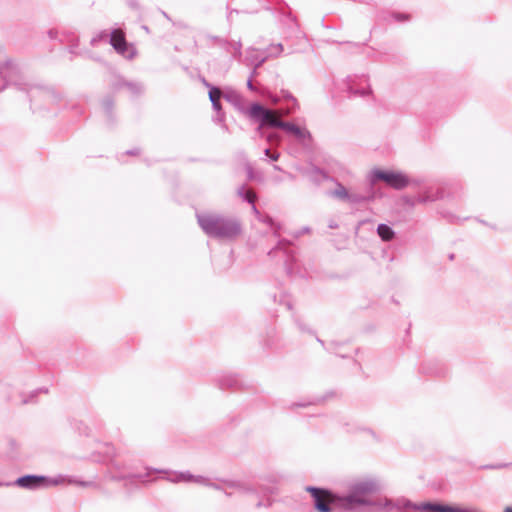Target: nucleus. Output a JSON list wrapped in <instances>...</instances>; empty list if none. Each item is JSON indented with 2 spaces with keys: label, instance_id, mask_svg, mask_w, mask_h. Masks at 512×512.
I'll list each match as a JSON object with an SVG mask.
<instances>
[{
  "label": "nucleus",
  "instance_id": "6",
  "mask_svg": "<svg viewBox=\"0 0 512 512\" xmlns=\"http://www.w3.org/2000/svg\"><path fill=\"white\" fill-rule=\"evenodd\" d=\"M110 43L119 54L127 58H131L135 54L133 46L127 43L125 34L121 29L112 32Z\"/></svg>",
  "mask_w": 512,
  "mask_h": 512
},
{
  "label": "nucleus",
  "instance_id": "5",
  "mask_svg": "<svg viewBox=\"0 0 512 512\" xmlns=\"http://www.w3.org/2000/svg\"><path fill=\"white\" fill-rule=\"evenodd\" d=\"M374 178L384 181L395 189H402L409 183L408 178L404 174L395 171L376 170L374 171Z\"/></svg>",
  "mask_w": 512,
  "mask_h": 512
},
{
  "label": "nucleus",
  "instance_id": "8",
  "mask_svg": "<svg viewBox=\"0 0 512 512\" xmlns=\"http://www.w3.org/2000/svg\"><path fill=\"white\" fill-rule=\"evenodd\" d=\"M281 128L293 134L302 144H311L313 142L311 133L305 128L288 122H283Z\"/></svg>",
  "mask_w": 512,
  "mask_h": 512
},
{
  "label": "nucleus",
  "instance_id": "7",
  "mask_svg": "<svg viewBox=\"0 0 512 512\" xmlns=\"http://www.w3.org/2000/svg\"><path fill=\"white\" fill-rule=\"evenodd\" d=\"M64 483V479L50 480L44 476L27 475L17 479L16 484L22 488H36L42 485H59Z\"/></svg>",
  "mask_w": 512,
  "mask_h": 512
},
{
  "label": "nucleus",
  "instance_id": "10",
  "mask_svg": "<svg viewBox=\"0 0 512 512\" xmlns=\"http://www.w3.org/2000/svg\"><path fill=\"white\" fill-rule=\"evenodd\" d=\"M377 232L383 241H389L394 237L393 230L385 224H380L377 228Z\"/></svg>",
  "mask_w": 512,
  "mask_h": 512
},
{
  "label": "nucleus",
  "instance_id": "4",
  "mask_svg": "<svg viewBox=\"0 0 512 512\" xmlns=\"http://www.w3.org/2000/svg\"><path fill=\"white\" fill-rule=\"evenodd\" d=\"M249 115L250 117L258 120L261 127L269 126L281 128L283 124L279 111L266 109L257 103L251 105Z\"/></svg>",
  "mask_w": 512,
  "mask_h": 512
},
{
  "label": "nucleus",
  "instance_id": "1",
  "mask_svg": "<svg viewBox=\"0 0 512 512\" xmlns=\"http://www.w3.org/2000/svg\"><path fill=\"white\" fill-rule=\"evenodd\" d=\"M203 230L214 237L231 239L241 233V227L235 220L215 216H206L200 219Z\"/></svg>",
  "mask_w": 512,
  "mask_h": 512
},
{
  "label": "nucleus",
  "instance_id": "13",
  "mask_svg": "<svg viewBox=\"0 0 512 512\" xmlns=\"http://www.w3.org/2000/svg\"><path fill=\"white\" fill-rule=\"evenodd\" d=\"M246 199L250 202V203H254L255 199H256V194L249 190L247 191L246 193Z\"/></svg>",
  "mask_w": 512,
  "mask_h": 512
},
{
  "label": "nucleus",
  "instance_id": "12",
  "mask_svg": "<svg viewBox=\"0 0 512 512\" xmlns=\"http://www.w3.org/2000/svg\"><path fill=\"white\" fill-rule=\"evenodd\" d=\"M332 195L334 197H337V198L343 199V200H346L349 198V193H348L347 189L341 184H337V187L332 192Z\"/></svg>",
  "mask_w": 512,
  "mask_h": 512
},
{
  "label": "nucleus",
  "instance_id": "15",
  "mask_svg": "<svg viewBox=\"0 0 512 512\" xmlns=\"http://www.w3.org/2000/svg\"><path fill=\"white\" fill-rule=\"evenodd\" d=\"M278 111L280 112L281 117L286 116L289 113L287 110H282V109H280Z\"/></svg>",
  "mask_w": 512,
  "mask_h": 512
},
{
  "label": "nucleus",
  "instance_id": "3",
  "mask_svg": "<svg viewBox=\"0 0 512 512\" xmlns=\"http://www.w3.org/2000/svg\"><path fill=\"white\" fill-rule=\"evenodd\" d=\"M377 490V485L371 480L361 481L353 486L350 495L345 496V500L349 501L347 509H352L359 505H371L373 504L369 500V496Z\"/></svg>",
  "mask_w": 512,
  "mask_h": 512
},
{
  "label": "nucleus",
  "instance_id": "16",
  "mask_svg": "<svg viewBox=\"0 0 512 512\" xmlns=\"http://www.w3.org/2000/svg\"><path fill=\"white\" fill-rule=\"evenodd\" d=\"M504 512H512V507H506Z\"/></svg>",
  "mask_w": 512,
  "mask_h": 512
},
{
  "label": "nucleus",
  "instance_id": "11",
  "mask_svg": "<svg viewBox=\"0 0 512 512\" xmlns=\"http://www.w3.org/2000/svg\"><path fill=\"white\" fill-rule=\"evenodd\" d=\"M222 92L218 88H212L209 91V98L211 102L213 103V106L215 109L219 110L221 108L220 106V98H221Z\"/></svg>",
  "mask_w": 512,
  "mask_h": 512
},
{
  "label": "nucleus",
  "instance_id": "14",
  "mask_svg": "<svg viewBox=\"0 0 512 512\" xmlns=\"http://www.w3.org/2000/svg\"><path fill=\"white\" fill-rule=\"evenodd\" d=\"M266 155L269 156L272 160L276 161L279 158V154H272L269 149L265 151Z\"/></svg>",
  "mask_w": 512,
  "mask_h": 512
},
{
  "label": "nucleus",
  "instance_id": "9",
  "mask_svg": "<svg viewBox=\"0 0 512 512\" xmlns=\"http://www.w3.org/2000/svg\"><path fill=\"white\" fill-rule=\"evenodd\" d=\"M421 511H429V512H468L465 509L456 506L443 505L437 503H422L416 507Z\"/></svg>",
  "mask_w": 512,
  "mask_h": 512
},
{
  "label": "nucleus",
  "instance_id": "2",
  "mask_svg": "<svg viewBox=\"0 0 512 512\" xmlns=\"http://www.w3.org/2000/svg\"><path fill=\"white\" fill-rule=\"evenodd\" d=\"M306 491L312 496L315 509L318 512H332L335 508L347 509L350 501L326 489L307 487Z\"/></svg>",
  "mask_w": 512,
  "mask_h": 512
}]
</instances>
